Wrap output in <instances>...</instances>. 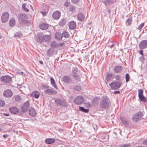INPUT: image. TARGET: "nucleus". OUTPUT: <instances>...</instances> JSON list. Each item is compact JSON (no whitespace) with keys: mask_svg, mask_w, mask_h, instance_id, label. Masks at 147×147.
I'll return each instance as SVG.
<instances>
[{"mask_svg":"<svg viewBox=\"0 0 147 147\" xmlns=\"http://www.w3.org/2000/svg\"><path fill=\"white\" fill-rule=\"evenodd\" d=\"M100 103V107L104 109H108L110 106V102L108 97L106 96L102 97Z\"/></svg>","mask_w":147,"mask_h":147,"instance_id":"nucleus-1","label":"nucleus"},{"mask_svg":"<svg viewBox=\"0 0 147 147\" xmlns=\"http://www.w3.org/2000/svg\"><path fill=\"white\" fill-rule=\"evenodd\" d=\"M122 84V82L118 81L113 82L109 84V85L112 89L114 90H117L120 88Z\"/></svg>","mask_w":147,"mask_h":147,"instance_id":"nucleus-2","label":"nucleus"},{"mask_svg":"<svg viewBox=\"0 0 147 147\" xmlns=\"http://www.w3.org/2000/svg\"><path fill=\"white\" fill-rule=\"evenodd\" d=\"M17 16L20 24H25L26 22L27 16L25 14L20 13Z\"/></svg>","mask_w":147,"mask_h":147,"instance_id":"nucleus-3","label":"nucleus"},{"mask_svg":"<svg viewBox=\"0 0 147 147\" xmlns=\"http://www.w3.org/2000/svg\"><path fill=\"white\" fill-rule=\"evenodd\" d=\"M143 116V113L142 112H138L133 115L132 118V120L135 122L138 121L142 119Z\"/></svg>","mask_w":147,"mask_h":147,"instance_id":"nucleus-4","label":"nucleus"},{"mask_svg":"<svg viewBox=\"0 0 147 147\" xmlns=\"http://www.w3.org/2000/svg\"><path fill=\"white\" fill-rule=\"evenodd\" d=\"M55 102L57 106L65 107L67 105L66 100H63L60 98H57L55 99Z\"/></svg>","mask_w":147,"mask_h":147,"instance_id":"nucleus-5","label":"nucleus"},{"mask_svg":"<svg viewBox=\"0 0 147 147\" xmlns=\"http://www.w3.org/2000/svg\"><path fill=\"white\" fill-rule=\"evenodd\" d=\"M30 104L28 101L25 102L21 108V111L24 113L27 111L30 107Z\"/></svg>","mask_w":147,"mask_h":147,"instance_id":"nucleus-6","label":"nucleus"},{"mask_svg":"<svg viewBox=\"0 0 147 147\" xmlns=\"http://www.w3.org/2000/svg\"><path fill=\"white\" fill-rule=\"evenodd\" d=\"M138 97L140 100L143 102H146L147 101L146 98L143 95V90L141 89L138 90Z\"/></svg>","mask_w":147,"mask_h":147,"instance_id":"nucleus-7","label":"nucleus"},{"mask_svg":"<svg viewBox=\"0 0 147 147\" xmlns=\"http://www.w3.org/2000/svg\"><path fill=\"white\" fill-rule=\"evenodd\" d=\"M84 99L82 96H78L75 98L74 100L75 103L77 105H80L83 103Z\"/></svg>","mask_w":147,"mask_h":147,"instance_id":"nucleus-8","label":"nucleus"},{"mask_svg":"<svg viewBox=\"0 0 147 147\" xmlns=\"http://www.w3.org/2000/svg\"><path fill=\"white\" fill-rule=\"evenodd\" d=\"M1 81L4 83H8L12 80L11 78L8 76H5L1 77Z\"/></svg>","mask_w":147,"mask_h":147,"instance_id":"nucleus-9","label":"nucleus"},{"mask_svg":"<svg viewBox=\"0 0 147 147\" xmlns=\"http://www.w3.org/2000/svg\"><path fill=\"white\" fill-rule=\"evenodd\" d=\"M9 13L7 12L3 13L1 16V20L2 22L5 23L7 22L9 19Z\"/></svg>","mask_w":147,"mask_h":147,"instance_id":"nucleus-10","label":"nucleus"},{"mask_svg":"<svg viewBox=\"0 0 147 147\" xmlns=\"http://www.w3.org/2000/svg\"><path fill=\"white\" fill-rule=\"evenodd\" d=\"M3 94L5 97L10 98L12 95L13 93L10 90L8 89L4 91Z\"/></svg>","mask_w":147,"mask_h":147,"instance_id":"nucleus-11","label":"nucleus"},{"mask_svg":"<svg viewBox=\"0 0 147 147\" xmlns=\"http://www.w3.org/2000/svg\"><path fill=\"white\" fill-rule=\"evenodd\" d=\"M139 47L141 49H145L147 47V40H144L140 43Z\"/></svg>","mask_w":147,"mask_h":147,"instance_id":"nucleus-12","label":"nucleus"},{"mask_svg":"<svg viewBox=\"0 0 147 147\" xmlns=\"http://www.w3.org/2000/svg\"><path fill=\"white\" fill-rule=\"evenodd\" d=\"M122 69L123 67L121 66L117 65L114 67L113 71L115 73H119L121 72Z\"/></svg>","mask_w":147,"mask_h":147,"instance_id":"nucleus-13","label":"nucleus"},{"mask_svg":"<svg viewBox=\"0 0 147 147\" xmlns=\"http://www.w3.org/2000/svg\"><path fill=\"white\" fill-rule=\"evenodd\" d=\"M63 82L69 84L71 82V78L69 76H64L62 78Z\"/></svg>","mask_w":147,"mask_h":147,"instance_id":"nucleus-14","label":"nucleus"},{"mask_svg":"<svg viewBox=\"0 0 147 147\" xmlns=\"http://www.w3.org/2000/svg\"><path fill=\"white\" fill-rule=\"evenodd\" d=\"M9 111L12 113L17 114L19 113V109L15 107H11L9 108Z\"/></svg>","mask_w":147,"mask_h":147,"instance_id":"nucleus-15","label":"nucleus"},{"mask_svg":"<svg viewBox=\"0 0 147 147\" xmlns=\"http://www.w3.org/2000/svg\"><path fill=\"white\" fill-rule=\"evenodd\" d=\"M61 16L60 12L59 11H54L53 13L52 16L53 18L55 20L59 19Z\"/></svg>","mask_w":147,"mask_h":147,"instance_id":"nucleus-16","label":"nucleus"},{"mask_svg":"<svg viewBox=\"0 0 147 147\" xmlns=\"http://www.w3.org/2000/svg\"><path fill=\"white\" fill-rule=\"evenodd\" d=\"M29 115L32 117H35L36 115V112L34 108L31 107L29 110Z\"/></svg>","mask_w":147,"mask_h":147,"instance_id":"nucleus-17","label":"nucleus"},{"mask_svg":"<svg viewBox=\"0 0 147 147\" xmlns=\"http://www.w3.org/2000/svg\"><path fill=\"white\" fill-rule=\"evenodd\" d=\"M45 93L46 94L54 95L57 93L56 91L52 89H48L45 90Z\"/></svg>","mask_w":147,"mask_h":147,"instance_id":"nucleus-18","label":"nucleus"},{"mask_svg":"<svg viewBox=\"0 0 147 147\" xmlns=\"http://www.w3.org/2000/svg\"><path fill=\"white\" fill-rule=\"evenodd\" d=\"M77 18L79 21H82L85 19L84 15L82 13H79L78 14Z\"/></svg>","mask_w":147,"mask_h":147,"instance_id":"nucleus-19","label":"nucleus"},{"mask_svg":"<svg viewBox=\"0 0 147 147\" xmlns=\"http://www.w3.org/2000/svg\"><path fill=\"white\" fill-rule=\"evenodd\" d=\"M31 96L32 97L34 98H39L40 94L39 92L37 91H34L30 94Z\"/></svg>","mask_w":147,"mask_h":147,"instance_id":"nucleus-20","label":"nucleus"},{"mask_svg":"<svg viewBox=\"0 0 147 147\" xmlns=\"http://www.w3.org/2000/svg\"><path fill=\"white\" fill-rule=\"evenodd\" d=\"M69 28L71 30H73L76 27V23L74 21H71L69 24Z\"/></svg>","mask_w":147,"mask_h":147,"instance_id":"nucleus-21","label":"nucleus"},{"mask_svg":"<svg viewBox=\"0 0 147 147\" xmlns=\"http://www.w3.org/2000/svg\"><path fill=\"white\" fill-rule=\"evenodd\" d=\"M55 142V140L53 138H48L45 140V143L47 144H51Z\"/></svg>","mask_w":147,"mask_h":147,"instance_id":"nucleus-22","label":"nucleus"},{"mask_svg":"<svg viewBox=\"0 0 147 147\" xmlns=\"http://www.w3.org/2000/svg\"><path fill=\"white\" fill-rule=\"evenodd\" d=\"M48 25L45 23L40 24L39 25V28L42 30H47L48 28Z\"/></svg>","mask_w":147,"mask_h":147,"instance_id":"nucleus-23","label":"nucleus"},{"mask_svg":"<svg viewBox=\"0 0 147 147\" xmlns=\"http://www.w3.org/2000/svg\"><path fill=\"white\" fill-rule=\"evenodd\" d=\"M55 35V38L58 40H61L63 37L62 35L59 32L56 33Z\"/></svg>","mask_w":147,"mask_h":147,"instance_id":"nucleus-24","label":"nucleus"},{"mask_svg":"<svg viewBox=\"0 0 147 147\" xmlns=\"http://www.w3.org/2000/svg\"><path fill=\"white\" fill-rule=\"evenodd\" d=\"M121 121L125 125H127L129 124V122L125 117H120Z\"/></svg>","mask_w":147,"mask_h":147,"instance_id":"nucleus-25","label":"nucleus"},{"mask_svg":"<svg viewBox=\"0 0 147 147\" xmlns=\"http://www.w3.org/2000/svg\"><path fill=\"white\" fill-rule=\"evenodd\" d=\"M113 74L112 73H109L106 76V80L108 82L110 81L113 78Z\"/></svg>","mask_w":147,"mask_h":147,"instance_id":"nucleus-26","label":"nucleus"},{"mask_svg":"<svg viewBox=\"0 0 147 147\" xmlns=\"http://www.w3.org/2000/svg\"><path fill=\"white\" fill-rule=\"evenodd\" d=\"M43 36L45 42H48L51 40V36L50 35H45Z\"/></svg>","mask_w":147,"mask_h":147,"instance_id":"nucleus-27","label":"nucleus"},{"mask_svg":"<svg viewBox=\"0 0 147 147\" xmlns=\"http://www.w3.org/2000/svg\"><path fill=\"white\" fill-rule=\"evenodd\" d=\"M54 51L53 50L51 49H49L47 52L46 55L49 57L52 56L53 54Z\"/></svg>","mask_w":147,"mask_h":147,"instance_id":"nucleus-28","label":"nucleus"},{"mask_svg":"<svg viewBox=\"0 0 147 147\" xmlns=\"http://www.w3.org/2000/svg\"><path fill=\"white\" fill-rule=\"evenodd\" d=\"M52 86L55 88L56 89H57L58 88L56 84L55 83V81L53 79L52 77H51L50 78Z\"/></svg>","mask_w":147,"mask_h":147,"instance_id":"nucleus-29","label":"nucleus"},{"mask_svg":"<svg viewBox=\"0 0 147 147\" xmlns=\"http://www.w3.org/2000/svg\"><path fill=\"white\" fill-rule=\"evenodd\" d=\"M51 47L53 48H57L58 47V44L55 41L51 42L50 44Z\"/></svg>","mask_w":147,"mask_h":147,"instance_id":"nucleus-30","label":"nucleus"},{"mask_svg":"<svg viewBox=\"0 0 147 147\" xmlns=\"http://www.w3.org/2000/svg\"><path fill=\"white\" fill-rule=\"evenodd\" d=\"M102 2L105 4L106 6L110 5L111 3H113L112 0H105Z\"/></svg>","mask_w":147,"mask_h":147,"instance_id":"nucleus-31","label":"nucleus"},{"mask_svg":"<svg viewBox=\"0 0 147 147\" xmlns=\"http://www.w3.org/2000/svg\"><path fill=\"white\" fill-rule=\"evenodd\" d=\"M37 41L40 43L45 42L44 40L43 36H38L37 38Z\"/></svg>","mask_w":147,"mask_h":147,"instance_id":"nucleus-32","label":"nucleus"},{"mask_svg":"<svg viewBox=\"0 0 147 147\" xmlns=\"http://www.w3.org/2000/svg\"><path fill=\"white\" fill-rule=\"evenodd\" d=\"M76 7L72 5H70L69 8V11L71 13H73L75 12L76 11Z\"/></svg>","mask_w":147,"mask_h":147,"instance_id":"nucleus-33","label":"nucleus"},{"mask_svg":"<svg viewBox=\"0 0 147 147\" xmlns=\"http://www.w3.org/2000/svg\"><path fill=\"white\" fill-rule=\"evenodd\" d=\"M15 20L14 19H12L9 20V24L10 26L13 27L15 25Z\"/></svg>","mask_w":147,"mask_h":147,"instance_id":"nucleus-34","label":"nucleus"},{"mask_svg":"<svg viewBox=\"0 0 147 147\" xmlns=\"http://www.w3.org/2000/svg\"><path fill=\"white\" fill-rule=\"evenodd\" d=\"M98 98L97 97H95L92 100V102L93 105H96L98 103Z\"/></svg>","mask_w":147,"mask_h":147,"instance_id":"nucleus-35","label":"nucleus"},{"mask_svg":"<svg viewBox=\"0 0 147 147\" xmlns=\"http://www.w3.org/2000/svg\"><path fill=\"white\" fill-rule=\"evenodd\" d=\"M132 22V18H130L127 19L126 21V25L127 26H130Z\"/></svg>","mask_w":147,"mask_h":147,"instance_id":"nucleus-36","label":"nucleus"},{"mask_svg":"<svg viewBox=\"0 0 147 147\" xmlns=\"http://www.w3.org/2000/svg\"><path fill=\"white\" fill-rule=\"evenodd\" d=\"M79 110L80 111L84 112L85 113H87L89 111V110L88 109H85L83 107H81L80 106H79Z\"/></svg>","mask_w":147,"mask_h":147,"instance_id":"nucleus-37","label":"nucleus"},{"mask_svg":"<svg viewBox=\"0 0 147 147\" xmlns=\"http://www.w3.org/2000/svg\"><path fill=\"white\" fill-rule=\"evenodd\" d=\"M78 72V69L76 67H73L72 69V74H75Z\"/></svg>","mask_w":147,"mask_h":147,"instance_id":"nucleus-38","label":"nucleus"},{"mask_svg":"<svg viewBox=\"0 0 147 147\" xmlns=\"http://www.w3.org/2000/svg\"><path fill=\"white\" fill-rule=\"evenodd\" d=\"M73 89L76 91H80L81 89V87L80 86H74L73 87Z\"/></svg>","mask_w":147,"mask_h":147,"instance_id":"nucleus-39","label":"nucleus"},{"mask_svg":"<svg viewBox=\"0 0 147 147\" xmlns=\"http://www.w3.org/2000/svg\"><path fill=\"white\" fill-rule=\"evenodd\" d=\"M63 36L65 38H69V35L68 33L67 32L64 31L62 33Z\"/></svg>","mask_w":147,"mask_h":147,"instance_id":"nucleus-40","label":"nucleus"},{"mask_svg":"<svg viewBox=\"0 0 147 147\" xmlns=\"http://www.w3.org/2000/svg\"><path fill=\"white\" fill-rule=\"evenodd\" d=\"M15 101H19L21 100V98L19 95H17L15 96Z\"/></svg>","mask_w":147,"mask_h":147,"instance_id":"nucleus-41","label":"nucleus"},{"mask_svg":"<svg viewBox=\"0 0 147 147\" xmlns=\"http://www.w3.org/2000/svg\"><path fill=\"white\" fill-rule=\"evenodd\" d=\"M22 36V34L20 32H17L14 34V36L15 37H20Z\"/></svg>","mask_w":147,"mask_h":147,"instance_id":"nucleus-42","label":"nucleus"},{"mask_svg":"<svg viewBox=\"0 0 147 147\" xmlns=\"http://www.w3.org/2000/svg\"><path fill=\"white\" fill-rule=\"evenodd\" d=\"M73 78L75 79V80H77L78 81H80V78L79 75H76V76H72Z\"/></svg>","mask_w":147,"mask_h":147,"instance_id":"nucleus-43","label":"nucleus"},{"mask_svg":"<svg viewBox=\"0 0 147 147\" xmlns=\"http://www.w3.org/2000/svg\"><path fill=\"white\" fill-rule=\"evenodd\" d=\"M5 105V103L4 101L0 99V106L3 107Z\"/></svg>","mask_w":147,"mask_h":147,"instance_id":"nucleus-44","label":"nucleus"},{"mask_svg":"<svg viewBox=\"0 0 147 147\" xmlns=\"http://www.w3.org/2000/svg\"><path fill=\"white\" fill-rule=\"evenodd\" d=\"M121 147H130L131 145L130 143L124 144L120 146Z\"/></svg>","mask_w":147,"mask_h":147,"instance_id":"nucleus-45","label":"nucleus"},{"mask_svg":"<svg viewBox=\"0 0 147 147\" xmlns=\"http://www.w3.org/2000/svg\"><path fill=\"white\" fill-rule=\"evenodd\" d=\"M130 79V77L129 75V74L128 73L125 76V80H126V82H128Z\"/></svg>","mask_w":147,"mask_h":147,"instance_id":"nucleus-46","label":"nucleus"},{"mask_svg":"<svg viewBox=\"0 0 147 147\" xmlns=\"http://www.w3.org/2000/svg\"><path fill=\"white\" fill-rule=\"evenodd\" d=\"M144 23H142L138 26V28H137V29L139 30H140L141 29L142 27L144 26Z\"/></svg>","mask_w":147,"mask_h":147,"instance_id":"nucleus-47","label":"nucleus"},{"mask_svg":"<svg viewBox=\"0 0 147 147\" xmlns=\"http://www.w3.org/2000/svg\"><path fill=\"white\" fill-rule=\"evenodd\" d=\"M115 79H116V80L118 81H120L119 80H120L121 79L120 76L118 75H116L115 76Z\"/></svg>","mask_w":147,"mask_h":147,"instance_id":"nucleus-48","label":"nucleus"},{"mask_svg":"<svg viewBox=\"0 0 147 147\" xmlns=\"http://www.w3.org/2000/svg\"><path fill=\"white\" fill-rule=\"evenodd\" d=\"M65 24V22L63 20H61L59 23V25L61 26H63Z\"/></svg>","mask_w":147,"mask_h":147,"instance_id":"nucleus-49","label":"nucleus"},{"mask_svg":"<svg viewBox=\"0 0 147 147\" xmlns=\"http://www.w3.org/2000/svg\"><path fill=\"white\" fill-rule=\"evenodd\" d=\"M70 3L69 2H68L67 1H66L64 5L66 7H68L70 5Z\"/></svg>","mask_w":147,"mask_h":147,"instance_id":"nucleus-50","label":"nucleus"},{"mask_svg":"<svg viewBox=\"0 0 147 147\" xmlns=\"http://www.w3.org/2000/svg\"><path fill=\"white\" fill-rule=\"evenodd\" d=\"M72 2L74 4L77 3L79 1V0H71Z\"/></svg>","mask_w":147,"mask_h":147,"instance_id":"nucleus-51","label":"nucleus"},{"mask_svg":"<svg viewBox=\"0 0 147 147\" xmlns=\"http://www.w3.org/2000/svg\"><path fill=\"white\" fill-rule=\"evenodd\" d=\"M113 94H120V92L119 91H114L113 93Z\"/></svg>","mask_w":147,"mask_h":147,"instance_id":"nucleus-52","label":"nucleus"},{"mask_svg":"<svg viewBox=\"0 0 147 147\" xmlns=\"http://www.w3.org/2000/svg\"><path fill=\"white\" fill-rule=\"evenodd\" d=\"M143 144L147 146V140L143 141Z\"/></svg>","mask_w":147,"mask_h":147,"instance_id":"nucleus-53","label":"nucleus"},{"mask_svg":"<svg viewBox=\"0 0 147 147\" xmlns=\"http://www.w3.org/2000/svg\"><path fill=\"white\" fill-rule=\"evenodd\" d=\"M23 8L24 10L25 11H26V12H28L29 11V9H27V8H26V7H24L23 6Z\"/></svg>","mask_w":147,"mask_h":147,"instance_id":"nucleus-54","label":"nucleus"},{"mask_svg":"<svg viewBox=\"0 0 147 147\" xmlns=\"http://www.w3.org/2000/svg\"><path fill=\"white\" fill-rule=\"evenodd\" d=\"M65 43L64 42L60 43L58 44V46L61 47L64 45Z\"/></svg>","mask_w":147,"mask_h":147,"instance_id":"nucleus-55","label":"nucleus"},{"mask_svg":"<svg viewBox=\"0 0 147 147\" xmlns=\"http://www.w3.org/2000/svg\"><path fill=\"white\" fill-rule=\"evenodd\" d=\"M140 54H141L142 56L143 55V50H141L140 51Z\"/></svg>","mask_w":147,"mask_h":147,"instance_id":"nucleus-56","label":"nucleus"},{"mask_svg":"<svg viewBox=\"0 0 147 147\" xmlns=\"http://www.w3.org/2000/svg\"><path fill=\"white\" fill-rule=\"evenodd\" d=\"M8 136V135L6 134H5L3 135V137L4 138H6Z\"/></svg>","mask_w":147,"mask_h":147,"instance_id":"nucleus-57","label":"nucleus"},{"mask_svg":"<svg viewBox=\"0 0 147 147\" xmlns=\"http://www.w3.org/2000/svg\"><path fill=\"white\" fill-rule=\"evenodd\" d=\"M3 115L6 116H8L9 115V114L7 113H3Z\"/></svg>","mask_w":147,"mask_h":147,"instance_id":"nucleus-58","label":"nucleus"},{"mask_svg":"<svg viewBox=\"0 0 147 147\" xmlns=\"http://www.w3.org/2000/svg\"><path fill=\"white\" fill-rule=\"evenodd\" d=\"M79 75L77 73H76L75 74H72L71 75L72 76H76V75Z\"/></svg>","mask_w":147,"mask_h":147,"instance_id":"nucleus-59","label":"nucleus"},{"mask_svg":"<svg viewBox=\"0 0 147 147\" xmlns=\"http://www.w3.org/2000/svg\"><path fill=\"white\" fill-rule=\"evenodd\" d=\"M39 63L40 64H42L43 63V62L41 61H39Z\"/></svg>","mask_w":147,"mask_h":147,"instance_id":"nucleus-60","label":"nucleus"},{"mask_svg":"<svg viewBox=\"0 0 147 147\" xmlns=\"http://www.w3.org/2000/svg\"><path fill=\"white\" fill-rule=\"evenodd\" d=\"M108 12L109 13H111V10L110 9L108 10Z\"/></svg>","mask_w":147,"mask_h":147,"instance_id":"nucleus-61","label":"nucleus"},{"mask_svg":"<svg viewBox=\"0 0 147 147\" xmlns=\"http://www.w3.org/2000/svg\"><path fill=\"white\" fill-rule=\"evenodd\" d=\"M114 46V45H111L110 47L111 48H112Z\"/></svg>","mask_w":147,"mask_h":147,"instance_id":"nucleus-62","label":"nucleus"},{"mask_svg":"<svg viewBox=\"0 0 147 147\" xmlns=\"http://www.w3.org/2000/svg\"><path fill=\"white\" fill-rule=\"evenodd\" d=\"M136 147H144L143 146H136Z\"/></svg>","mask_w":147,"mask_h":147,"instance_id":"nucleus-63","label":"nucleus"},{"mask_svg":"<svg viewBox=\"0 0 147 147\" xmlns=\"http://www.w3.org/2000/svg\"><path fill=\"white\" fill-rule=\"evenodd\" d=\"M24 74V73H23V72H22V71H21V72H20V74H21V75H22V74Z\"/></svg>","mask_w":147,"mask_h":147,"instance_id":"nucleus-64","label":"nucleus"}]
</instances>
